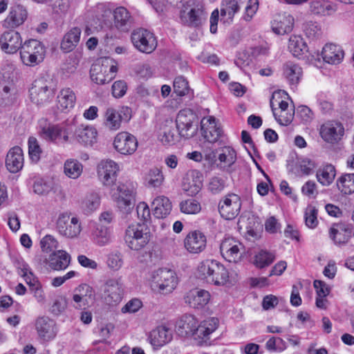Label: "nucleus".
Returning a JSON list of instances; mask_svg holds the SVG:
<instances>
[{
    "label": "nucleus",
    "instance_id": "1",
    "mask_svg": "<svg viewBox=\"0 0 354 354\" xmlns=\"http://www.w3.org/2000/svg\"><path fill=\"white\" fill-rule=\"evenodd\" d=\"M198 273L201 279L217 286L226 284L229 279L227 269L215 260L207 259L202 261L198 267Z\"/></svg>",
    "mask_w": 354,
    "mask_h": 354
},
{
    "label": "nucleus",
    "instance_id": "2",
    "mask_svg": "<svg viewBox=\"0 0 354 354\" xmlns=\"http://www.w3.org/2000/svg\"><path fill=\"white\" fill-rule=\"evenodd\" d=\"M178 283L176 273L169 269L160 268L152 272L150 286L153 292L160 294L171 292Z\"/></svg>",
    "mask_w": 354,
    "mask_h": 354
},
{
    "label": "nucleus",
    "instance_id": "3",
    "mask_svg": "<svg viewBox=\"0 0 354 354\" xmlns=\"http://www.w3.org/2000/svg\"><path fill=\"white\" fill-rule=\"evenodd\" d=\"M124 239L131 250L139 251L149 243L151 239L150 230L144 223L132 224L125 230Z\"/></svg>",
    "mask_w": 354,
    "mask_h": 354
},
{
    "label": "nucleus",
    "instance_id": "4",
    "mask_svg": "<svg viewBox=\"0 0 354 354\" xmlns=\"http://www.w3.org/2000/svg\"><path fill=\"white\" fill-rule=\"evenodd\" d=\"M112 59L103 57L95 62L91 68L90 75L93 82L97 84L109 82L117 72V67Z\"/></svg>",
    "mask_w": 354,
    "mask_h": 354
},
{
    "label": "nucleus",
    "instance_id": "5",
    "mask_svg": "<svg viewBox=\"0 0 354 354\" xmlns=\"http://www.w3.org/2000/svg\"><path fill=\"white\" fill-rule=\"evenodd\" d=\"M44 46L37 39L26 41L20 50L22 62L28 66H35L43 62L45 57Z\"/></svg>",
    "mask_w": 354,
    "mask_h": 354
},
{
    "label": "nucleus",
    "instance_id": "6",
    "mask_svg": "<svg viewBox=\"0 0 354 354\" xmlns=\"http://www.w3.org/2000/svg\"><path fill=\"white\" fill-rule=\"evenodd\" d=\"M112 197L122 213H131L135 204V188L133 184L120 183L113 192Z\"/></svg>",
    "mask_w": 354,
    "mask_h": 354
},
{
    "label": "nucleus",
    "instance_id": "7",
    "mask_svg": "<svg viewBox=\"0 0 354 354\" xmlns=\"http://www.w3.org/2000/svg\"><path fill=\"white\" fill-rule=\"evenodd\" d=\"M39 128L41 137L47 141L66 142L68 140V132L63 124H54L41 120Z\"/></svg>",
    "mask_w": 354,
    "mask_h": 354
},
{
    "label": "nucleus",
    "instance_id": "8",
    "mask_svg": "<svg viewBox=\"0 0 354 354\" xmlns=\"http://www.w3.org/2000/svg\"><path fill=\"white\" fill-rule=\"evenodd\" d=\"M131 41L133 46L144 53H152L157 46L153 34L143 28L137 29L131 33Z\"/></svg>",
    "mask_w": 354,
    "mask_h": 354
},
{
    "label": "nucleus",
    "instance_id": "9",
    "mask_svg": "<svg viewBox=\"0 0 354 354\" xmlns=\"http://www.w3.org/2000/svg\"><path fill=\"white\" fill-rule=\"evenodd\" d=\"M57 229L60 235L68 239L77 238L82 231L80 220L76 216L68 215L59 216L57 221Z\"/></svg>",
    "mask_w": 354,
    "mask_h": 354
},
{
    "label": "nucleus",
    "instance_id": "10",
    "mask_svg": "<svg viewBox=\"0 0 354 354\" xmlns=\"http://www.w3.org/2000/svg\"><path fill=\"white\" fill-rule=\"evenodd\" d=\"M49 84L50 82L44 77L35 80L29 90L31 101L37 104L48 102L53 95Z\"/></svg>",
    "mask_w": 354,
    "mask_h": 354
},
{
    "label": "nucleus",
    "instance_id": "11",
    "mask_svg": "<svg viewBox=\"0 0 354 354\" xmlns=\"http://www.w3.org/2000/svg\"><path fill=\"white\" fill-rule=\"evenodd\" d=\"M222 257L228 262L237 263L241 261L244 250L243 245L232 237L225 238L221 245Z\"/></svg>",
    "mask_w": 354,
    "mask_h": 354
},
{
    "label": "nucleus",
    "instance_id": "12",
    "mask_svg": "<svg viewBox=\"0 0 354 354\" xmlns=\"http://www.w3.org/2000/svg\"><path fill=\"white\" fill-rule=\"evenodd\" d=\"M102 297L108 305H116L122 301L123 287L118 279H109L102 287Z\"/></svg>",
    "mask_w": 354,
    "mask_h": 354
},
{
    "label": "nucleus",
    "instance_id": "13",
    "mask_svg": "<svg viewBox=\"0 0 354 354\" xmlns=\"http://www.w3.org/2000/svg\"><path fill=\"white\" fill-rule=\"evenodd\" d=\"M113 145L114 149L120 154L131 156L137 150L138 142L133 135L122 131L115 136Z\"/></svg>",
    "mask_w": 354,
    "mask_h": 354
},
{
    "label": "nucleus",
    "instance_id": "14",
    "mask_svg": "<svg viewBox=\"0 0 354 354\" xmlns=\"http://www.w3.org/2000/svg\"><path fill=\"white\" fill-rule=\"evenodd\" d=\"M241 207V198L235 194H227L218 204L219 213L226 220L236 218L240 212Z\"/></svg>",
    "mask_w": 354,
    "mask_h": 354
},
{
    "label": "nucleus",
    "instance_id": "15",
    "mask_svg": "<svg viewBox=\"0 0 354 354\" xmlns=\"http://www.w3.org/2000/svg\"><path fill=\"white\" fill-rule=\"evenodd\" d=\"M119 167L111 160H102L97 165V174L100 180L106 187H112L117 180Z\"/></svg>",
    "mask_w": 354,
    "mask_h": 354
},
{
    "label": "nucleus",
    "instance_id": "16",
    "mask_svg": "<svg viewBox=\"0 0 354 354\" xmlns=\"http://www.w3.org/2000/svg\"><path fill=\"white\" fill-rule=\"evenodd\" d=\"M28 12L26 7L15 4L10 7L6 18L2 21V26L6 29L13 30L24 24Z\"/></svg>",
    "mask_w": 354,
    "mask_h": 354
},
{
    "label": "nucleus",
    "instance_id": "17",
    "mask_svg": "<svg viewBox=\"0 0 354 354\" xmlns=\"http://www.w3.org/2000/svg\"><path fill=\"white\" fill-rule=\"evenodd\" d=\"M194 119L195 115L191 110L184 109L179 111L176 118V128L180 136L189 138L195 134L196 128L193 127Z\"/></svg>",
    "mask_w": 354,
    "mask_h": 354
},
{
    "label": "nucleus",
    "instance_id": "18",
    "mask_svg": "<svg viewBox=\"0 0 354 354\" xmlns=\"http://www.w3.org/2000/svg\"><path fill=\"white\" fill-rule=\"evenodd\" d=\"M131 109L122 107L120 111L113 108H108L104 113V125L110 130H117L120 127L122 120H129Z\"/></svg>",
    "mask_w": 354,
    "mask_h": 354
},
{
    "label": "nucleus",
    "instance_id": "19",
    "mask_svg": "<svg viewBox=\"0 0 354 354\" xmlns=\"http://www.w3.org/2000/svg\"><path fill=\"white\" fill-rule=\"evenodd\" d=\"M35 326L39 339L48 342L57 335V327L54 320L47 316H41L36 319Z\"/></svg>",
    "mask_w": 354,
    "mask_h": 354
},
{
    "label": "nucleus",
    "instance_id": "20",
    "mask_svg": "<svg viewBox=\"0 0 354 354\" xmlns=\"http://www.w3.org/2000/svg\"><path fill=\"white\" fill-rule=\"evenodd\" d=\"M22 39L18 32L9 30L0 37L1 49L6 53H15L22 46Z\"/></svg>",
    "mask_w": 354,
    "mask_h": 354
},
{
    "label": "nucleus",
    "instance_id": "21",
    "mask_svg": "<svg viewBox=\"0 0 354 354\" xmlns=\"http://www.w3.org/2000/svg\"><path fill=\"white\" fill-rule=\"evenodd\" d=\"M218 320L215 317H211L197 324L194 332V338L197 343L202 345L209 339V335L218 327Z\"/></svg>",
    "mask_w": 354,
    "mask_h": 354
},
{
    "label": "nucleus",
    "instance_id": "22",
    "mask_svg": "<svg viewBox=\"0 0 354 354\" xmlns=\"http://www.w3.org/2000/svg\"><path fill=\"white\" fill-rule=\"evenodd\" d=\"M201 126L202 135L207 142L214 143L218 141L222 131L217 125L214 117L208 116L203 118L201 120Z\"/></svg>",
    "mask_w": 354,
    "mask_h": 354
},
{
    "label": "nucleus",
    "instance_id": "23",
    "mask_svg": "<svg viewBox=\"0 0 354 354\" xmlns=\"http://www.w3.org/2000/svg\"><path fill=\"white\" fill-rule=\"evenodd\" d=\"M206 236L200 231L189 232L184 240L186 250L193 254H198L205 250L206 247Z\"/></svg>",
    "mask_w": 354,
    "mask_h": 354
},
{
    "label": "nucleus",
    "instance_id": "24",
    "mask_svg": "<svg viewBox=\"0 0 354 354\" xmlns=\"http://www.w3.org/2000/svg\"><path fill=\"white\" fill-rule=\"evenodd\" d=\"M210 299V294L208 291L194 288L189 290L185 297V303L190 307L201 309L205 307Z\"/></svg>",
    "mask_w": 354,
    "mask_h": 354
},
{
    "label": "nucleus",
    "instance_id": "25",
    "mask_svg": "<svg viewBox=\"0 0 354 354\" xmlns=\"http://www.w3.org/2000/svg\"><path fill=\"white\" fill-rule=\"evenodd\" d=\"M352 229L342 223L333 224L329 230V236L338 246L346 244L352 236Z\"/></svg>",
    "mask_w": 354,
    "mask_h": 354
},
{
    "label": "nucleus",
    "instance_id": "26",
    "mask_svg": "<svg viewBox=\"0 0 354 354\" xmlns=\"http://www.w3.org/2000/svg\"><path fill=\"white\" fill-rule=\"evenodd\" d=\"M344 132V129L341 123L330 122L322 126L320 134L325 141L334 142L341 139Z\"/></svg>",
    "mask_w": 354,
    "mask_h": 354
},
{
    "label": "nucleus",
    "instance_id": "27",
    "mask_svg": "<svg viewBox=\"0 0 354 354\" xmlns=\"http://www.w3.org/2000/svg\"><path fill=\"white\" fill-rule=\"evenodd\" d=\"M77 142L84 147H92L97 142V131L93 126H80L75 131Z\"/></svg>",
    "mask_w": 354,
    "mask_h": 354
},
{
    "label": "nucleus",
    "instance_id": "28",
    "mask_svg": "<svg viewBox=\"0 0 354 354\" xmlns=\"http://www.w3.org/2000/svg\"><path fill=\"white\" fill-rule=\"evenodd\" d=\"M6 166L11 173H17L22 169L24 154L19 147H14L10 149L6 156Z\"/></svg>",
    "mask_w": 354,
    "mask_h": 354
},
{
    "label": "nucleus",
    "instance_id": "29",
    "mask_svg": "<svg viewBox=\"0 0 354 354\" xmlns=\"http://www.w3.org/2000/svg\"><path fill=\"white\" fill-rule=\"evenodd\" d=\"M114 25L121 31H129L133 20L129 12L124 7H118L113 11Z\"/></svg>",
    "mask_w": 354,
    "mask_h": 354
},
{
    "label": "nucleus",
    "instance_id": "30",
    "mask_svg": "<svg viewBox=\"0 0 354 354\" xmlns=\"http://www.w3.org/2000/svg\"><path fill=\"white\" fill-rule=\"evenodd\" d=\"M246 0H223L221 6V20L224 23H231L236 13L239 10L241 5Z\"/></svg>",
    "mask_w": 354,
    "mask_h": 354
},
{
    "label": "nucleus",
    "instance_id": "31",
    "mask_svg": "<svg viewBox=\"0 0 354 354\" xmlns=\"http://www.w3.org/2000/svg\"><path fill=\"white\" fill-rule=\"evenodd\" d=\"M322 55L326 63L338 64L342 61L344 53L341 46L335 44H327L322 49Z\"/></svg>",
    "mask_w": 354,
    "mask_h": 354
},
{
    "label": "nucleus",
    "instance_id": "32",
    "mask_svg": "<svg viewBox=\"0 0 354 354\" xmlns=\"http://www.w3.org/2000/svg\"><path fill=\"white\" fill-rule=\"evenodd\" d=\"M294 18L287 13L280 14L276 16L272 24L274 32L277 35H284L290 32L293 28Z\"/></svg>",
    "mask_w": 354,
    "mask_h": 354
},
{
    "label": "nucleus",
    "instance_id": "33",
    "mask_svg": "<svg viewBox=\"0 0 354 354\" xmlns=\"http://www.w3.org/2000/svg\"><path fill=\"white\" fill-rule=\"evenodd\" d=\"M172 339V333L168 328L160 326L150 333L149 341L154 347H161Z\"/></svg>",
    "mask_w": 354,
    "mask_h": 354
},
{
    "label": "nucleus",
    "instance_id": "34",
    "mask_svg": "<svg viewBox=\"0 0 354 354\" xmlns=\"http://www.w3.org/2000/svg\"><path fill=\"white\" fill-rule=\"evenodd\" d=\"M336 11V5L325 0H314L310 3V12L315 15L329 16Z\"/></svg>",
    "mask_w": 354,
    "mask_h": 354
},
{
    "label": "nucleus",
    "instance_id": "35",
    "mask_svg": "<svg viewBox=\"0 0 354 354\" xmlns=\"http://www.w3.org/2000/svg\"><path fill=\"white\" fill-rule=\"evenodd\" d=\"M71 262V256L64 250L53 252L48 259L49 267L55 270L66 269Z\"/></svg>",
    "mask_w": 354,
    "mask_h": 354
},
{
    "label": "nucleus",
    "instance_id": "36",
    "mask_svg": "<svg viewBox=\"0 0 354 354\" xmlns=\"http://www.w3.org/2000/svg\"><path fill=\"white\" fill-rule=\"evenodd\" d=\"M153 215L158 218H163L169 215L171 210V203L164 196H157L151 204Z\"/></svg>",
    "mask_w": 354,
    "mask_h": 354
},
{
    "label": "nucleus",
    "instance_id": "37",
    "mask_svg": "<svg viewBox=\"0 0 354 354\" xmlns=\"http://www.w3.org/2000/svg\"><path fill=\"white\" fill-rule=\"evenodd\" d=\"M302 74V68L297 64L288 62L283 66V75L290 85L296 86L299 82Z\"/></svg>",
    "mask_w": 354,
    "mask_h": 354
},
{
    "label": "nucleus",
    "instance_id": "38",
    "mask_svg": "<svg viewBox=\"0 0 354 354\" xmlns=\"http://www.w3.org/2000/svg\"><path fill=\"white\" fill-rule=\"evenodd\" d=\"M198 324L197 319L191 315H185L178 322V333L182 336H194Z\"/></svg>",
    "mask_w": 354,
    "mask_h": 354
},
{
    "label": "nucleus",
    "instance_id": "39",
    "mask_svg": "<svg viewBox=\"0 0 354 354\" xmlns=\"http://www.w3.org/2000/svg\"><path fill=\"white\" fill-rule=\"evenodd\" d=\"M192 180L189 178L185 179L183 184V189L189 196L196 195L201 189L203 181L201 174L196 171H192Z\"/></svg>",
    "mask_w": 354,
    "mask_h": 354
},
{
    "label": "nucleus",
    "instance_id": "40",
    "mask_svg": "<svg viewBox=\"0 0 354 354\" xmlns=\"http://www.w3.org/2000/svg\"><path fill=\"white\" fill-rule=\"evenodd\" d=\"M279 93H274L272 95V99L270 100V107L272 109L273 115L274 116V118L281 125L287 126L289 124L291 123L294 118L295 115V109L294 107H290L289 111H277V109L274 107V101H277L275 97L277 95H279Z\"/></svg>",
    "mask_w": 354,
    "mask_h": 354
},
{
    "label": "nucleus",
    "instance_id": "41",
    "mask_svg": "<svg viewBox=\"0 0 354 354\" xmlns=\"http://www.w3.org/2000/svg\"><path fill=\"white\" fill-rule=\"evenodd\" d=\"M76 101L75 93L69 88L60 91L57 95V108L61 111L72 109Z\"/></svg>",
    "mask_w": 354,
    "mask_h": 354
},
{
    "label": "nucleus",
    "instance_id": "42",
    "mask_svg": "<svg viewBox=\"0 0 354 354\" xmlns=\"http://www.w3.org/2000/svg\"><path fill=\"white\" fill-rule=\"evenodd\" d=\"M81 30L75 27L67 32L61 43V48L65 52L71 51L79 43Z\"/></svg>",
    "mask_w": 354,
    "mask_h": 354
},
{
    "label": "nucleus",
    "instance_id": "43",
    "mask_svg": "<svg viewBox=\"0 0 354 354\" xmlns=\"http://www.w3.org/2000/svg\"><path fill=\"white\" fill-rule=\"evenodd\" d=\"M336 176L335 167L331 164H326L321 167L317 171L316 177L323 186L330 185Z\"/></svg>",
    "mask_w": 354,
    "mask_h": 354
},
{
    "label": "nucleus",
    "instance_id": "44",
    "mask_svg": "<svg viewBox=\"0 0 354 354\" xmlns=\"http://www.w3.org/2000/svg\"><path fill=\"white\" fill-rule=\"evenodd\" d=\"M289 51L296 57H299L308 51V46L304 39L299 35H292L288 41Z\"/></svg>",
    "mask_w": 354,
    "mask_h": 354
},
{
    "label": "nucleus",
    "instance_id": "45",
    "mask_svg": "<svg viewBox=\"0 0 354 354\" xmlns=\"http://www.w3.org/2000/svg\"><path fill=\"white\" fill-rule=\"evenodd\" d=\"M83 172V165L77 159H67L64 164V174L71 178L77 179Z\"/></svg>",
    "mask_w": 354,
    "mask_h": 354
},
{
    "label": "nucleus",
    "instance_id": "46",
    "mask_svg": "<svg viewBox=\"0 0 354 354\" xmlns=\"http://www.w3.org/2000/svg\"><path fill=\"white\" fill-rule=\"evenodd\" d=\"M92 237L97 245H105L111 241V230L106 226L98 225L92 232Z\"/></svg>",
    "mask_w": 354,
    "mask_h": 354
},
{
    "label": "nucleus",
    "instance_id": "47",
    "mask_svg": "<svg viewBox=\"0 0 354 354\" xmlns=\"http://www.w3.org/2000/svg\"><path fill=\"white\" fill-rule=\"evenodd\" d=\"M338 189L345 195L354 193V174H344L337 180Z\"/></svg>",
    "mask_w": 354,
    "mask_h": 354
},
{
    "label": "nucleus",
    "instance_id": "48",
    "mask_svg": "<svg viewBox=\"0 0 354 354\" xmlns=\"http://www.w3.org/2000/svg\"><path fill=\"white\" fill-rule=\"evenodd\" d=\"M164 179L162 171L158 167H153L146 174L145 183L147 187L156 188L161 186Z\"/></svg>",
    "mask_w": 354,
    "mask_h": 354
},
{
    "label": "nucleus",
    "instance_id": "49",
    "mask_svg": "<svg viewBox=\"0 0 354 354\" xmlns=\"http://www.w3.org/2000/svg\"><path fill=\"white\" fill-rule=\"evenodd\" d=\"M76 291L79 293L74 294L73 297V301L77 304L76 308L81 307L82 303L85 305L87 303L86 297H91L93 295L92 288L87 284H82L80 286Z\"/></svg>",
    "mask_w": 354,
    "mask_h": 354
},
{
    "label": "nucleus",
    "instance_id": "50",
    "mask_svg": "<svg viewBox=\"0 0 354 354\" xmlns=\"http://www.w3.org/2000/svg\"><path fill=\"white\" fill-rule=\"evenodd\" d=\"M100 205V197L97 193L87 195L82 202V208L86 214L95 211Z\"/></svg>",
    "mask_w": 354,
    "mask_h": 354
},
{
    "label": "nucleus",
    "instance_id": "51",
    "mask_svg": "<svg viewBox=\"0 0 354 354\" xmlns=\"http://www.w3.org/2000/svg\"><path fill=\"white\" fill-rule=\"evenodd\" d=\"M203 17V11L200 9L195 8L191 9L186 15H182V18L184 21L187 24L188 26L194 27H196L201 24Z\"/></svg>",
    "mask_w": 354,
    "mask_h": 354
},
{
    "label": "nucleus",
    "instance_id": "52",
    "mask_svg": "<svg viewBox=\"0 0 354 354\" xmlns=\"http://www.w3.org/2000/svg\"><path fill=\"white\" fill-rule=\"evenodd\" d=\"M173 87L174 93L178 96L188 95L191 91L187 80L183 76L175 78Z\"/></svg>",
    "mask_w": 354,
    "mask_h": 354
},
{
    "label": "nucleus",
    "instance_id": "53",
    "mask_svg": "<svg viewBox=\"0 0 354 354\" xmlns=\"http://www.w3.org/2000/svg\"><path fill=\"white\" fill-rule=\"evenodd\" d=\"M180 211L188 214H196L201 212V206L199 202L194 199H187L180 203Z\"/></svg>",
    "mask_w": 354,
    "mask_h": 354
},
{
    "label": "nucleus",
    "instance_id": "54",
    "mask_svg": "<svg viewBox=\"0 0 354 354\" xmlns=\"http://www.w3.org/2000/svg\"><path fill=\"white\" fill-rule=\"evenodd\" d=\"M218 160L228 166L232 165L236 160V153L230 147H224L218 155Z\"/></svg>",
    "mask_w": 354,
    "mask_h": 354
},
{
    "label": "nucleus",
    "instance_id": "55",
    "mask_svg": "<svg viewBox=\"0 0 354 354\" xmlns=\"http://www.w3.org/2000/svg\"><path fill=\"white\" fill-rule=\"evenodd\" d=\"M179 131L174 128H167L159 136L160 142L164 145H174L178 139Z\"/></svg>",
    "mask_w": 354,
    "mask_h": 354
},
{
    "label": "nucleus",
    "instance_id": "56",
    "mask_svg": "<svg viewBox=\"0 0 354 354\" xmlns=\"http://www.w3.org/2000/svg\"><path fill=\"white\" fill-rule=\"evenodd\" d=\"M274 259V256L272 253L261 250L255 256L254 264L257 267L262 268L271 264Z\"/></svg>",
    "mask_w": 354,
    "mask_h": 354
},
{
    "label": "nucleus",
    "instance_id": "57",
    "mask_svg": "<svg viewBox=\"0 0 354 354\" xmlns=\"http://www.w3.org/2000/svg\"><path fill=\"white\" fill-rule=\"evenodd\" d=\"M28 144L30 158L32 162H37L40 159L41 153V149L37 140L34 137H30Z\"/></svg>",
    "mask_w": 354,
    "mask_h": 354
},
{
    "label": "nucleus",
    "instance_id": "58",
    "mask_svg": "<svg viewBox=\"0 0 354 354\" xmlns=\"http://www.w3.org/2000/svg\"><path fill=\"white\" fill-rule=\"evenodd\" d=\"M317 209L313 205H308L305 210V223L309 228H315L317 224Z\"/></svg>",
    "mask_w": 354,
    "mask_h": 354
},
{
    "label": "nucleus",
    "instance_id": "59",
    "mask_svg": "<svg viewBox=\"0 0 354 354\" xmlns=\"http://www.w3.org/2000/svg\"><path fill=\"white\" fill-rule=\"evenodd\" d=\"M225 187V180L223 177L213 176L208 184V189L214 194L221 192Z\"/></svg>",
    "mask_w": 354,
    "mask_h": 354
},
{
    "label": "nucleus",
    "instance_id": "60",
    "mask_svg": "<svg viewBox=\"0 0 354 354\" xmlns=\"http://www.w3.org/2000/svg\"><path fill=\"white\" fill-rule=\"evenodd\" d=\"M43 252H51L58 248V241L51 235L45 236L40 241Z\"/></svg>",
    "mask_w": 354,
    "mask_h": 354
},
{
    "label": "nucleus",
    "instance_id": "61",
    "mask_svg": "<svg viewBox=\"0 0 354 354\" xmlns=\"http://www.w3.org/2000/svg\"><path fill=\"white\" fill-rule=\"evenodd\" d=\"M52 189V183L43 179L36 180L33 185V192L38 195H47Z\"/></svg>",
    "mask_w": 354,
    "mask_h": 354
},
{
    "label": "nucleus",
    "instance_id": "62",
    "mask_svg": "<svg viewBox=\"0 0 354 354\" xmlns=\"http://www.w3.org/2000/svg\"><path fill=\"white\" fill-rule=\"evenodd\" d=\"M304 30L306 35L312 39L317 38L321 35V28L316 22L308 21L304 24Z\"/></svg>",
    "mask_w": 354,
    "mask_h": 354
},
{
    "label": "nucleus",
    "instance_id": "63",
    "mask_svg": "<svg viewBox=\"0 0 354 354\" xmlns=\"http://www.w3.org/2000/svg\"><path fill=\"white\" fill-rule=\"evenodd\" d=\"M122 263L123 261L120 252H115L109 255L107 265L110 268L114 270H118L122 267Z\"/></svg>",
    "mask_w": 354,
    "mask_h": 354
},
{
    "label": "nucleus",
    "instance_id": "64",
    "mask_svg": "<svg viewBox=\"0 0 354 354\" xmlns=\"http://www.w3.org/2000/svg\"><path fill=\"white\" fill-rule=\"evenodd\" d=\"M67 306V301L64 297H60L55 300L51 308L50 312L55 315H59L62 313Z\"/></svg>",
    "mask_w": 354,
    "mask_h": 354
}]
</instances>
